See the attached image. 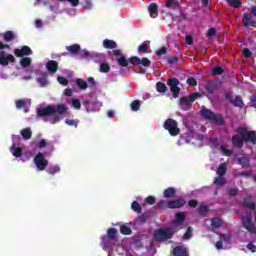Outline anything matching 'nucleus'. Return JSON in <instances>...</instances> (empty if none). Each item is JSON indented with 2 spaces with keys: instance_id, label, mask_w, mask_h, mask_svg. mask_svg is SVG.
I'll return each mask as SVG.
<instances>
[{
  "instance_id": "obj_18",
  "label": "nucleus",
  "mask_w": 256,
  "mask_h": 256,
  "mask_svg": "<svg viewBox=\"0 0 256 256\" xmlns=\"http://www.w3.org/2000/svg\"><path fill=\"white\" fill-rule=\"evenodd\" d=\"M230 103L233 105V107H239V109H243L245 107V103H243V98L241 95L235 96V98L231 100Z\"/></svg>"
},
{
  "instance_id": "obj_38",
  "label": "nucleus",
  "mask_w": 256,
  "mask_h": 256,
  "mask_svg": "<svg viewBox=\"0 0 256 256\" xmlns=\"http://www.w3.org/2000/svg\"><path fill=\"white\" fill-rule=\"evenodd\" d=\"M120 233L122 235H131V233H132L131 227H129L125 224L121 225L120 226Z\"/></svg>"
},
{
  "instance_id": "obj_31",
  "label": "nucleus",
  "mask_w": 256,
  "mask_h": 256,
  "mask_svg": "<svg viewBox=\"0 0 256 256\" xmlns=\"http://www.w3.org/2000/svg\"><path fill=\"white\" fill-rule=\"evenodd\" d=\"M226 3H228L233 9H239L243 5L240 0H226Z\"/></svg>"
},
{
  "instance_id": "obj_15",
  "label": "nucleus",
  "mask_w": 256,
  "mask_h": 256,
  "mask_svg": "<svg viewBox=\"0 0 256 256\" xmlns=\"http://www.w3.org/2000/svg\"><path fill=\"white\" fill-rule=\"evenodd\" d=\"M231 141L233 147H236V149H243V145L245 143V136H241L240 134L233 135Z\"/></svg>"
},
{
  "instance_id": "obj_25",
  "label": "nucleus",
  "mask_w": 256,
  "mask_h": 256,
  "mask_svg": "<svg viewBox=\"0 0 256 256\" xmlns=\"http://www.w3.org/2000/svg\"><path fill=\"white\" fill-rule=\"evenodd\" d=\"M49 75L47 73H43L40 78L37 79V83H39L40 87H47L49 80H47Z\"/></svg>"
},
{
  "instance_id": "obj_54",
  "label": "nucleus",
  "mask_w": 256,
  "mask_h": 256,
  "mask_svg": "<svg viewBox=\"0 0 256 256\" xmlns=\"http://www.w3.org/2000/svg\"><path fill=\"white\" fill-rule=\"evenodd\" d=\"M72 107L74 109H77V110L81 109V100L80 99H73L72 100Z\"/></svg>"
},
{
  "instance_id": "obj_12",
  "label": "nucleus",
  "mask_w": 256,
  "mask_h": 256,
  "mask_svg": "<svg viewBox=\"0 0 256 256\" xmlns=\"http://www.w3.org/2000/svg\"><path fill=\"white\" fill-rule=\"evenodd\" d=\"M14 55L16 57H29V55H33V50L29 46H22L21 49H14Z\"/></svg>"
},
{
  "instance_id": "obj_22",
  "label": "nucleus",
  "mask_w": 256,
  "mask_h": 256,
  "mask_svg": "<svg viewBox=\"0 0 256 256\" xmlns=\"http://www.w3.org/2000/svg\"><path fill=\"white\" fill-rule=\"evenodd\" d=\"M15 32L14 31H11V30H8L6 31L4 34H3V40L6 42V43H11V41H14L15 39Z\"/></svg>"
},
{
  "instance_id": "obj_1",
  "label": "nucleus",
  "mask_w": 256,
  "mask_h": 256,
  "mask_svg": "<svg viewBox=\"0 0 256 256\" xmlns=\"http://www.w3.org/2000/svg\"><path fill=\"white\" fill-rule=\"evenodd\" d=\"M67 106L65 104H58L57 106L48 105L46 107L37 109V117H55V115H65Z\"/></svg>"
},
{
  "instance_id": "obj_60",
  "label": "nucleus",
  "mask_w": 256,
  "mask_h": 256,
  "mask_svg": "<svg viewBox=\"0 0 256 256\" xmlns=\"http://www.w3.org/2000/svg\"><path fill=\"white\" fill-rule=\"evenodd\" d=\"M155 201L156 199L154 198V196H148L146 199H145V203L147 205H155Z\"/></svg>"
},
{
  "instance_id": "obj_48",
  "label": "nucleus",
  "mask_w": 256,
  "mask_h": 256,
  "mask_svg": "<svg viewBox=\"0 0 256 256\" xmlns=\"http://www.w3.org/2000/svg\"><path fill=\"white\" fill-rule=\"evenodd\" d=\"M225 73V70L221 66H216L212 69V75H223Z\"/></svg>"
},
{
  "instance_id": "obj_64",
  "label": "nucleus",
  "mask_w": 256,
  "mask_h": 256,
  "mask_svg": "<svg viewBox=\"0 0 256 256\" xmlns=\"http://www.w3.org/2000/svg\"><path fill=\"white\" fill-rule=\"evenodd\" d=\"M249 15H252V17H256V6H252L248 8Z\"/></svg>"
},
{
  "instance_id": "obj_46",
  "label": "nucleus",
  "mask_w": 256,
  "mask_h": 256,
  "mask_svg": "<svg viewBox=\"0 0 256 256\" xmlns=\"http://www.w3.org/2000/svg\"><path fill=\"white\" fill-rule=\"evenodd\" d=\"M103 249H110L112 247L111 239L104 237L102 238Z\"/></svg>"
},
{
  "instance_id": "obj_42",
  "label": "nucleus",
  "mask_w": 256,
  "mask_h": 256,
  "mask_svg": "<svg viewBox=\"0 0 256 256\" xmlns=\"http://www.w3.org/2000/svg\"><path fill=\"white\" fill-rule=\"evenodd\" d=\"M147 219H149V214L143 213L136 219L137 223H140L141 225L147 223Z\"/></svg>"
},
{
  "instance_id": "obj_40",
  "label": "nucleus",
  "mask_w": 256,
  "mask_h": 256,
  "mask_svg": "<svg viewBox=\"0 0 256 256\" xmlns=\"http://www.w3.org/2000/svg\"><path fill=\"white\" fill-rule=\"evenodd\" d=\"M115 235H117V229L110 228L107 231V239H111V241H115Z\"/></svg>"
},
{
  "instance_id": "obj_30",
  "label": "nucleus",
  "mask_w": 256,
  "mask_h": 256,
  "mask_svg": "<svg viewBox=\"0 0 256 256\" xmlns=\"http://www.w3.org/2000/svg\"><path fill=\"white\" fill-rule=\"evenodd\" d=\"M138 53H151V50L149 49V44L147 42H144L138 46Z\"/></svg>"
},
{
  "instance_id": "obj_53",
  "label": "nucleus",
  "mask_w": 256,
  "mask_h": 256,
  "mask_svg": "<svg viewBox=\"0 0 256 256\" xmlns=\"http://www.w3.org/2000/svg\"><path fill=\"white\" fill-rule=\"evenodd\" d=\"M185 213L179 212L176 214V223H183L185 221Z\"/></svg>"
},
{
  "instance_id": "obj_61",
  "label": "nucleus",
  "mask_w": 256,
  "mask_h": 256,
  "mask_svg": "<svg viewBox=\"0 0 256 256\" xmlns=\"http://www.w3.org/2000/svg\"><path fill=\"white\" fill-rule=\"evenodd\" d=\"M92 57L94 58V61H101L102 59H105V55L103 54H99V53H94L92 55Z\"/></svg>"
},
{
  "instance_id": "obj_52",
  "label": "nucleus",
  "mask_w": 256,
  "mask_h": 256,
  "mask_svg": "<svg viewBox=\"0 0 256 256\" xmlns=\"http://www.w3.org/2000/svg\"><path fill=\"white\" fill-rule=\"evenodd\" d=\"M199 215H205L206 213H209V206L201 205L198 209Z\"/></svg>"
},
{
  "instance_id": "obj_39",
  "label": "nucleus",
  "mask_w": 256,
  "mask_h": 256,
  "mask_svg": "<svg viewBox=\"0 0 256 256\" xmlns=\"http://www.w3.org/2000/svg\"><path fill=\"white\" fill-rule=\"evenodd\" d=\"M148 11L151 15H157V11H159V6L156 3H151L148 6Z\"/></svg>"
},
{
  "instance_id": "obj_17",
  "label": "nucleus",
  "mask_w": 256,
  "mask_h": 256,
  "mask_svg": "<svg viewBox=\"0 0 256 256\" xmlns=\"http://www.w3.org/2000/svg\"><path fill=\"white\" fill-rule=\"evenodd\" d=\"M238 165H241L243 169H249L251 167V160L247 156H242L237 159Z\"/></svg>"
},
{
  "instance_id": "obj_14",
  "label": "nucleus",
  "mask_w": 256,
  "mask_h": 256,
  "mask_svg": "<svg viewBox=\"0 0 256 256\" xmlns=\"http://www.w3.org/2000/svg\"><path fill=\"white\" fill-rule=\"evenodd\" d=\"M186 203L187 202L183 198L166 202L168 209H181V207H184Z\"/></svg>"
},
{
  "instance_id": "obj_6",
  "label": "nucleus",
  "mask_w": 256,
  "mask_h": 256,
  "mask_svg": "<svg viewBox=\"0 0 256 256\" xmlns=\"http://www.w3.org/2000/svg\"><path fill=\"white\" fill-rule=\"evenodd\" d=\"M167 85H168V87H170L172 97L174 99H177L179 97V94L181 93V88H179V79L169 78L167 80Z\"/></svg>"
},
{
  "instance_id": "obj_41",
  "label": "nucleus",
  "mask_w": 256,
  "mask_h": 256,
  "mask_svg": "<svg viewBox=\"0 0 256 256\" xmlns=\"http://www.w3.org/2000/svg\"><path fill=\"white\" fill-rule=\"evenodd\" d=\"M212 121H215V123L220 126L225 125V120L223 119V116H221V115L214 114Z\"/></svg>"
},
{
  "instance_id": "obj_34",
  "label": "nucleus",
  "mask_w": 256,
  "mask_h": 256,
  "mask_svg": "<svg viewBox=\"0 0 256 256\" xmlns=\"http://www.w3.org/2000/svg\"><path fill=\"white\" fill-rule=\"evenodd\" d=\"M156 90L158 93H166L167 92V85L163 82L156 83Z\"/></svg>"
},
{
  "instance_id": "obj_35",
  "label": "nucleus",
  "mask_w": 256,
  "mask_h": 256,
  "mask_svg": "<svg viewBox=\"0 0 256 256\" xmlns=\"http://www.w3.org/2000/svg\"><path fill=\"white\" fill-rule=\"evenodd\" d=\"M166 7L168 9H179V2H177L175 0H167Z\"/></svg>"
},
{
  "instance_id": "obj_26",
  "label": "nucleus",
  "mask_w": 256,
  "mask_h": 256,
  "mask_svg": "<svg viewBox=\"0 0 256 256\" xmlns=\"http://www.w3.org/2000/svg\"><path fill=\"white\" fill-rule=\"evenodd\" d=\"M66 50H68L71 55H77V53L81 51V46L79 44H73L70 46H66Z\"/></svg>"
},
{
  "instance_id": "obj_13",
  "label": "nucleus",
  "mask_w": 256,
  "mask_h": 256,
  "mask_svg": "<svg viewBox=\"0 0 256 256\" xmlns=\"http://www.w3.org/2000/svg\"><path fill=\"white\" fill-rule=\"evenodd\" d=\"M242 24L244 27H256V17L245 13L242 18Z\"/></svg>"
},
{
  "instance_id": "obj_44",
  "label": "nucleus",
  "mask_w": 256,
  "mask_h": 256,
  "mask_svg": "<svg viewBox=\"0 0 256 256\" xmlns=\"http://www.w3.org/2000/svg\"><path fill=\"white\" fill-rule=\"evenodd\" d=\"M100 73H109L111 71V66L107 63L100 64Z\"/></svg>"
},
{
  "instance_id": "obj_29",
  "label": "nucleus",
  "mask_w": 256,
  "mask_h": 256,
  "mask_svg": "<svg viewBox=\"0 0 256 256\" xmlns=\"http://www.w3.org/2000/svg\"><path fill=\"white\" fill-rule=\"evenodd\" d=\"M10 151L14 157H21L23 155V149L21 147H15V144L12 145Z\"/></svg>"
},
{
  "instance_id": "obj_62",
  "label": "nucleus",
  "mask_w": 256,
  "mask_h": 256,
  "mask_svg": "<svg viewBox=\"0 0 256 256\" xmlns=\"http://www.w3.org/2000/svg\"><path fill=\"white\" fill-rule=\"evenodd\" d=\"M65 123H66V125H69L70 127H76V128L78 125L77 121L71 120V119H66Z\"/></svg>"
},
{
  "instance_id": "obj_24",
  "label": "nucleus",
  "mask_w": 256,
  "mask_h": 256,
  "mask_svg": "<svg viewBox=\"0 0 256 256\" xmlns=\"http://www.w3.org/2000/svg\"><path fill=\"white\" fill-rule=\"evenodd\" d=\"M176 193H177V190H175V188L169 187L164 190L163 195H164L165 199H171V198L175 197Z\"/></svg>"
},
{
  "instance_id": "obj_51",
  "label": "nucleus",
  "mask_w": 256,
  "mask_h": 256,
  "mask_svg": "<svg viewBox=\"0 0 256 256\" xmlns=\"http://www.w3.org/2000/svg\"><path fill=\"white\" fill-rule=\"evenodd\" d=\"M220 151L226 156V157H231L233 155V150L227 149L225 146H220Z\"/></svg>"
},
{
  "instance_id": "obj_21",
  "label": "nucleus",
  "mask_w": 256,
  "mask_h": 256,
  "mask_svg": "<svg viewBox=\"0 0 256 256\" xmlns=\"http://www.w3.org/2000/svg\"><path fill=\"white\" fill-rule=\"evenodd\" d=\"M174 256H187V249L183 246H176L173 249Z\"/></svg>"
},
{
  "instance_id": "obj_50",
  "label": "nucleus",
  "mask_w": 256,
  "mask_h": 256,
  "mask_svg": "<svg viewBox=\"0 0 256 256\" xmlns=\"http://www.w3.org/2000/svg\"><path fill=\"white\" fill-rule=\"evenodd\" d=\"M214 184L218 185V187H223L225 185V179H223V176H219L214 179Z\"/></svg>"
},
{
  "instance_id": "obj_23",
  "label": "nucleus",
  "mask_w": 256,
  "mask_h": 256,
  "mask_svg": "<svg viewBox=\"0 0 256 256\" xmlns=\"http://www.w3.org/2000/svg\"><path fill=\"white\" fill-rule=\"evenodd\" d=\"M103 48L104 49H117V42L114 40L105 39L103 41Z\"/></svg>"
},
{
  "instance_id": "obj_20",
  "label": "nucleus",
  "mask_w": 256,
  "mask_h": 256,
  "mask_svg": "<svg viewBox=\"0 0 256 256\" xmlns=\"http://www.w3.org/2000/svg\"><path fill=\"white\" fill-rule=\"evenodd\" d=\"M211 227L212 229H221L223 227V219L219 217H214L211 219Z\"/></svg>"
},
{
  "instance_id": "obj_47",
  "label": "nucleus",
  "mask_w": 256,
  "mask_h": 256,
  "mask_svg": "<svg viewBox=\"0 0 256 256\" xmlns=\"http://www.w3.org/2000/svg\"><path fill=\"white\" fill-rule=\"evenodd\" d=\"M130 107L132 111H139L141 109V102L139 100H134L131 104Z\"/></svg>"
},
{
  "instance_id": "obj_5",
  "label": "nucleus",
  "mask_w": 256,
  "mask_h": 256,
  "mask_svg": "<svg viewBox=\"0 0 256 256\" xmlns=\"http://www.w3.org/2000/svg\"><path fill=\"white\" fill-rule=\"evenodd\" d=\"M163 127L172 137H177V135L181 133V129H179L177 121L171 118L165 120Z\"/></svg>"
},
{
  "instance_id": "obj_9",
  "label": "nucleus",
  "mask_w": 256,
  "mask_h": 256,
  "mask_svg": "<svg viewBox=\"0 0 256 256\" xmlns=\"http://www.w3.org/2000/svg\"><path fill=\"white\" fill-rule=\"evenodd\" d=\"M242 225L244 229H247L251 235H256V226L253 223V220L249 216L242 217Z\"/></svg>"
},
{
  "instance_id": "obj_11",
  "label": "nucleus",
  "mask_w": 256,
  "mask_h": 256,
  "mask_svg": "<svg viewBox=\"0 0 256 256\" xmlns=\"http://www.w3.org/2000/svg\"><path fill=\"white\" fill-rule=\"evenodd\" d=\"M113 55L116 57V61L120 67H127L129 65V58H125L123 54H121V50H113Z\"/></svg>"
},
{
  "instance_id": "obj_10",
  "label": "nucleus",
  "mask_w": 256,
  "mask_h": 256,
  "mask_svg": "<svg viewBox=\"0 0 256 256\" xmlns=\"http://www.w3.org/2000/svg\"><path fill=\"white\" fill-rule=\"evenodd\" d=\"M15 61V56L12 54H7L3 50L0 51V65H2V67H7L9 63H15Z\"/></svg>"
},
{
  "instance_id": "obj_33",
  "label": "nucleus",
  "mask_w": 256,
  "mask_h": 256,
  "mask_svg": "<svg viewBox=\"0 0 256 256\" xmlns=\"http://www.w3.org/2000/svg\"><path fill=\"white\" fill-rule=\"evenodd\" d=\"M32 60L30 57H23L20 60V65L21 67H23L24 69L31 66Z\"/></svg>"
},
{
  "instance_id": "obj_45",
  "label": "nucleus",
  "mask_w": 256,
  "mask_h": 256,
  "mask_svg": "<svg viewBox=\"0 0 256 256\" xmlns=\"http://www.w3.org/2000/svg\"><path fill=\"white\" fill-rule=\"evenodd\" d=\"M59 171H61V168L59 166H50L47 169V172L49 173V175H55L56 173H59Z\"/></svg>"
},
{
  "instance_id": "obj_63",
  "label": "nucleus",
  "mask_w": 256,
  "mask_h": 256,
  "mask_svg": "<svg viewBox=\"0 0 256 256\" xmlns=\"http://www.w3.org/2000/svg\"><path fill=\"white\" fill-rule=\"evenodd\" d=\"M186 83L188 85H191L192 87L197 86V80L195 78H193V77L188 78Z\"/></svg>"
},
{
  "instance_id": "obj_3",
  "label": "nucleus",
  "mask_w": 256,
  "mask_h": 256,
  "mask_svg": "<svg viewBox=\"0 0 256 256\" xmlns=\"http://www.w3.org/2000/svg\"><path fill=\"white\" fill-rule=\"evenodd\" d=\"M202 97L201 93L194 92L190 94L189 96H184L180 98V107L183 109V111H189L191 109V105L196 99H200Z\"/></svg>"
},
{
  "instance_id": "obj_56",
  "label": "nucleus",
  "mask_w": 256,
  "mask_h": 256,
  "mask_svg": "<svg viewBox=\"0 0 256 256\" xmlns=\"http://www.w3.org/2000/svg\"><path fill=\"white\" fill-rule=\"evenodd\" d=\"M202 7L205 8V13H209V11H211V7H209V0H202Z\"/></svg>"
},
{
  "instance_id": "obj_28",
  "label": "nucleus",
  "mask_w": 256,
  "mask_h": 256,
  "mask_svg": "<svg viewBox=\"0 0 256 256\" xmlns=\"http://www.w3.org/2000/svg\"><path fill=\"white\" fill-rule=\"evenodd\" d=\"M20 133L23 139H25L26 141L33 137V132L31 131V128H24L20 131Z\"/></svg>"
},
{
  "instance_id": "obj_2",
  "label": "nucleus",
  "mask_w": 256,
  "mask_h": 256,
  "mask_svg": "<svg viewBox=\"0 0 256 256\" xmlns=\"http://www.w3.org/2000/svg\"><path fill=\"white\" fill-rule=\"evenodd\" d=\"M181 228H160L154 232L155 241H169V239H173V235H175L176 231H179Z\"/></svg>"
},
{
  "instance_id": "obj_19",
  "label": "nucleus",
  "mask_w": 256,
  "mask_h": 256,
  "mask_svg": "<svg viewBox=\"0 0 256 256\" xmlns=\"http://www.w3.org/2000/svg\"><path fill=\"white\" fill-rule=\"evenodd\" d=\"M200 113L202 117H204V119H207L208 121H212L215 117V113L207 108L202 109Z\"/></svg>"
},
{
  "instance_id": "obj_49",
  "label": "nucleus",
  "mask_w": 256,
  "mask_h": 256,
  "mask_svg": "<svg viewBox=\"0 0 256 256\" xmlns=\"http://www.w3.org/2000/svg\"><path fill=\"white\" fill-rule=\"evenodd\" d=\"M205 91H207V93H209V95H213V93H215V85L211 84V83L206 84Z\"/></svg>"
},
{
  "instance_id": "obj_16",
  "label": "nucleus",
  "mask_w": 256,
  "mask_h": 256,
  "mask_svg": "<svg viewBox=\"0 0 256 256\" xmlns=\"http://www.w3.org/2000/svg\"><path fill=\"white\" fill-rule=\"evenodd\" d=\"M46 69L49 71V73L54 74L56 71L59 70V63L55 60H49L46 63Z\"/></svg>"
},
{
  "instance_id": "obj_7",
  "label": "nucleus",
  "mask_w": 256,
  "mask_h": 256,
  "mask_svg": "<svg viewBox=\"0 0 256 256\" xmlns=\"http://www.w3.org/2000/svg\"><path fill=\"white\" fill-rule=\"evenodd\" d=\"M34 163L38 171H45V169H47V166L49 165V160L45 159V156L43 155V153L39 152L34 157Z\"/></svg>"
},
{
  "instance_id": "obj_37",
  "label": "nucleus",
  "mask_w": 256,
  "mask_h": 256,
  "mask_svg": "<svg viewBox=\"0 0 256 256\" xmlns=\"http://www.w3.org/2000/svg\"><path fill=\"white\" fill-rule=\"evenodd\" d=\"M76 85L82 89L83 91H85V89H87V87H89V85L87 84V81L81 79V78H78L76 80Z\"/></svg>"
},
{
  "instance_id": "obj_57",
  "label": "nucleus",
  "mask_w": 256,
  "mask_h": 256,
  "mask_svg": "<svg viewBox=\"0 0 256 256\" xmlns=\"http://www.w3.org/2000/svg\"><path fill=\"white\" fill-rule=\"evenodd\" d=\"M58 83H60V85H69V80H67V78L63 77V76H59L57 78Z\"/></svg>"
},
{
  "instance_id": "obj_55",
  "label": "nucleus",
  "mask_w": 256,
  "mask_h": 256,
  "mask_svg": "<svg viewBox=\"0 0 256 256\" xmlns=\"http://www.w3.org/2000/svg\"><path fill=\"white\" fill-rule=\"evenodd\" d=\"M216 34H217V30H215V28H210V29L207 31L206 37H207L208 39H211V37H215Z\"/></svg>"
},
{
  "instance_id": "obj_43",
  "label": "nucleus",
  "mask_w": 256,
  "mask_h": 256,
  "mask_svg": "<svg viewBox=\"0 0 256 256\" xmlns=\"http://www.w3.org/2000/svg\"><path fill=\"white\" fill-rule=\"evenodd\" d=\"M131 209L134 210L135 213H141L143 211L141 204H139L137 201L132 202Z\"/></svg>"
},
{
  "instance_id": "obj_4",
  "label": "nucleus",
  "mask_w": 256,
  "mask_h": 256,
  "mask_svg": "<svg viewBox=\"0 0 256 256\" xmlns=\"http://www.w3.org/2000/svg\"><path fill=\"white\" fill-rule=\"evenodd\" d=\"M236 133L241 135V137H244L245 143L256 145V132L254 130L248 131L247 128L240 126L236 129Z\"/></svg>"
},
{
  "instance_id": "obj_36",
  "label": "nucleus",
  "mask_w": 256,
  "mask_h": 256,
  "mask_svg": "<svg viewBox=\"0 0 256 256\" xmlns=\"http://www.w3.org/2000/svg\"><path fill=\"white\" fill-rule=\"evenodd\" d=\"M191 237H193V227L189 226L186 232L184 233L182 239H184V241H189Z\"/></svg>"
},
{
  "instance_id": "obj_27",
  "label": "nucleus",
  "mask_w": 256,
  "mask_h": 256,
  "mask_svg": "<svg viewBox=\"0 0 256 256\" xmlns=\"http://www.w3.org/2000/svg\"><path fill=\"white\" fill-rule=\"evenodd\" d=\"M243 205L247 209H250V211H254V209H256V204L255 202L251 201V198H244Z\"/></svg>"
},
{
  "instance_id": "obj_59",
  "label": "nucleus",
  "mask_w": 256,
  "mask_h": 256,
  "mask_svg": "<svg viewBox=\"0 0 256 256\" xmlns=\"http://www.w3.org/2000/svg\"><path fill=\"white\" fill-rule=\"evenodd\" d=\"M167 54V47L163 46L161 49H158L156 51V55L158 57H161V55H166Z\"/></svg>"
},
{
  "instance_id": "obj_58",
  "label": "nucleus",
  "mask_w": 256,
  "mask_h": 256,
  "mask_svg": "<svg viewBox=\"0 0 256 256\" xmlns=\"http://www.w3.org/2000/svg\"><path fill=\"white\" fill-rule=\"evenodd\" d=\"M25 105H27V103L23 99H20V100L16 101L17 109H23V107H25Z\"/></svg>"
},
{
  "instance_id": "obj_32",
  "label": "nucleus",
  "mask_w": 256,
  "mask_h": 256,
  "mask_svg": "<svg viewBox=\"0 0 256 256\" xmlns=\"http://www.w3.org/2000/svg\"><path fill=\"white\" fill-rule=\"evenodd\" d=\"M225 173H227V164L222 163L219 165V167L217 169V175H219V177H223V175H225Z\"/></svg>"
},
{
  "instance_id": "obj_8",
  "label": "nucleus",
  "mask_w": 256,
  "mask_h": 256,
  "mask_svg": "<svg viewBox=\"0 0 256 256\" xmlns=\"http://www.w3.org/2000/svg\"><path fill=\"white\" fill-rule=\"evenodd\" d=\"M129 63L133 66L142 65V67H151V60L147 57L141 59L137 56H132L129 58Z\"/></svg>"
}]
</instances>
